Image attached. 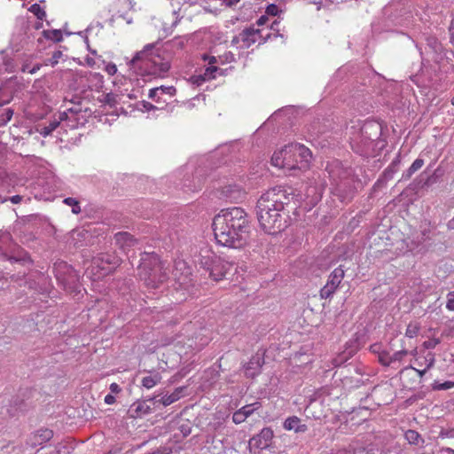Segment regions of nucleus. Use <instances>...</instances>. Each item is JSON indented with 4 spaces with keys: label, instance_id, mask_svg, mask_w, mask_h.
I'll use <instances>...</instances> for the list:
<instances>
[{
    "label": "nucleus",
    "instance_id": "0e129e2a",
    "mask_svg": "<svg viewBox=\"0 0 454 454\" xmlns=\"http://www.w3.org/2000/svg\"><path fill=\"white\" fill-rule=\"evenodd\" d=\"M277 22L275 21L272 25H271V28H274V25L276 24Z\"/></svg>",
    "mask_w": 454,
    "mask_h": 454
},
{
    "label": "nucleus",
    "instance_id": "20e7f679",
    "mask_svg": "<svg viewBox=\"0 0 454 454\" xmlns=\"http://www.w3.org/2000/svg\"><path fill=\"white\" fill-rule=\"evenodd\" d=\"M146 256V258H142L139 266V277L148 287L157 288L167 280L168 270L157 254H153Z\"/></svg>",
    "mask_w": 454,
    "mask_h": 454
},
{
    "label": "nucleus",
    "instance_id": "a878e982",
    "mask_svg": "<svg viewBox=\"0 0 454 454\" xmlns=\"http://www.w3.org/2000/svg\"><path fill=\"white\" fill-rule=\"evenodd\" d=\"M224 428H225L224 422L221 419H218L215 422L208 423L206 432L207 433H214V434H223L222 433L224 430Z\"/></svg>",
    "mask_w": 454,
    "mask_h": 454
},
{
    "label": "nucleus",
    "instance_id": "bb28decb",
    "mask_svg": "<svg viewBox=\"0 0 454 454\" xmlns=\"http://www.w3.org/2000/svg\"><path fill=\"white\" fill-rule=\"evenodd\" d=\"M43 36L52 42H60L63 39V35L59 29H47L43 31Z\"/></svg>",
    "mask_w": 454,
    "mask_h": 454
},
{
    "label": "nucleus",
    "instance_id": "a19ab883",
    "mask_svg": "<svg viewBox=\"0 0 454 454\" xmlns=\"http://www.w3.org/2000/svg\"><path fill=\"white\" fill-rule=\"evenodd\" d=\"M247 419V418H245V416L243 415L242 412H240L239 410H238L237 411H235L232 415V421L235 423V424H240L242 422H244L245 420Z\"/></svg>",
    "mask_w": 454,
    "mask_h": 454
},
{
    "label": "nucleus",
    "instance_id": "37998d69",
    "mask_svg": "<svg viewBox=\"0 0 454 454\" xmlns=\"http://www.w3.org/2000/svg\"><path fill=\"white\" fill-rule=\"evenodd\" d=\"M160 90H163V86L151 89L149 91V98L155 101H159V99H156V98L158 97Z\"/></svg>",
    "mask_w": 454,
    "mask_h": 454
},
{
    "label": "nucleus",
    "instance_id": "680f3d73",
    "mask_svg": "<svg viewBox=\"0 0 454 454\" xmlns=\"http://www.w3.org/2000/svg\"><path fill=\"white\" fill-rule=\"evenodd\" d=\"M343 359L341 358L340 361L339 362L337 359L334 360L335 362V365L336 366H339L341 363H342Z\"/></svg>",
    "mask_w": 454,
    "mask_h": 454
},
{
    "label": "nucleus",
    "instance_id": "e2e57ef3",
    "mask_svg": "<svg viewBox=\"0 0 454 454\" xmlns=\"http://www.w3.org/2000/svg\"><path fill=\"white\" fill-rule=\"evenodd\" d=\"M451 105L454 106V97L451 98Z\"/></svg>",
    "mask_w": 454,
    "mask_h": 454
},
{
    "label": "nucleus",
    "instance_id": "f03ea898",
    "mask_svg": "<svg viewBox=\"0 0 454 454\" xmlns=\"http://www.w3.org/2000/svg\"><path fill=\"white\" fill-rule=\"evenodd\" d=\"M212 228L216 243L222 247L239 249L247 244L249 220L242 207L222 209L215 215Z\"/></svg>",
    "mask_w": 454,
    "mask_h": 454
},
{
    "label": "nucleus",
    "instance_id": "9b49d317",
    "mask_svg": "<svg viewBox=\"0 0 454 454\" xmlns=\"http://www.w3.org/2000/svg\"><path fill=\"white\" fill-rule=\"evenodd\" d=\"M220 193L222 198L231 202L242 200L247 194L245 189L237 184H228L223 186L220 190Z\"/></svg>",
    "mask_w": 454,
    "mask_h": 454
},
{
    "label": "nucleus",
    "instance_id": "e433bc0d",
    "mask_svg": "<svg viewBox=\"0 0 454 454\" xmlns=\"http://www.w3.org/2000/svg\"><path fill=\"white\" fill-rule=\"evenodd\" d=\"M405 438L410 443L417 444L419 442V434L414 430H408L405 433Z\"/></svg>",
    "mask_w": 454,
    "mask_h": 454
},
{
    "label": "nucleus",
    "instance_id": "423d86ee",
    "mask_svg": "<svg viewBox=\"0 0 454 454\" xmlns=\"http://www.w3.org/2000/svg\"><path fill=\"white\" fill-rule=\"evenodd\" d=\"M147 73L153 76H164L170 68V62L160 54H154L145 61Z\"/></svg>",
    "mask_w": 454,
    "mask_h": 454
},
{
    "label": "nucleus",
    "instance_id": "7ed1b4c3",
    "mask_svg": "<svg viewBox=\"0 0 454 454\" xmlns=\"http://www.w3.org/2000/svg\"><path fill=\"white\" fill-rule=\"evenodd\" d=\"M312 160L310 150L299 143H292L276 151L271 157L273 166L286 170L309 169Z\"/></svg>",
    "mask_w": 454,
    "mask_h": 454
},
{
    "label": "nucleus",
    "instance_id": "6ab92c4d",
    "mask_svg": "<svg viewBox=\"0 0 454 454\" xmlns=\"http://www.w3.org/2000/svg\"><path fill=\"white\" fill-rule=\"evenodd\" d=\"M218 435L219 434L214 433H207L206 435L205 443L214 454H215V451H219L223 448L224 438L218 439Z\"/></svg>",
    "mask_w": 454,
    "mask_h": 454
},
{
    "label": "nucleus",
    "instance_id": "dca6fc26",
    "mask_svg": "<svg viewBox=\"0 0 454 454\" xmlns=\"http://www.w3.org/2000/svg\"><path fill=\"white\" fill-rule=\"evenodd\" d=\"M151 406L147 401L135 402L129 409L128 412L131 418H141L151 412Z\"/></svg>",
    "mask_w": 454,
    "mask_h": 454
},
{
    "label": "nucleus",
    "instance_id": "b1692460",
    "mask_svg": "<svg viewBox=\"0 0 454 454\" xmlns=\"http://www.w3.org/2000/svg\"><path fill=\"white\" fill-rule=\"evenodd\" d=\"M218 70L219 69H218L217 67H215V66H209L208 67H207L205 69V72H204L203 74H200V75L194 76L195 82L198 84H200L203 82L214 79V78H215V76H216L215 74L218 72Z\"/></svg>",
    "mask_w": 454,
    "mask_h": 454
},
{
    "label": "nucleus",
    "instance_id": "f704fd0d",
    "mask_svg": "<svg viewBox=\"0 0 454 454\" xmlns=\"http://www.w3.org/2000/svg\"><path fill=\"white\" fill-rule=\"evenodd\" d=\"M12 99V94L6 89H0V106L10 103Z\"/></svg>",
    "mask_w": 454,
    "mask_h": 454
},
{
    "label": "nucleus",
    "instance_id": "c756f323",
    "mask_svg": "<svg viewBox=\"0 0 454 454\" xmlns=\"http://www.w3.org/2000/svg\"><path fill=\"white\" fill-rule=\"evenodd\" d=\"M100 101L111 107L116 106L118 104V96L114 93H106L102 96Z\"/></svg>",
    "mask_w": 454,
    "mask_h": 454
},
{
    "label": "nucleus",
    "instance_id": "39448f33",
    "mask_svg": "<svg viewBox=\"0 0 454 454\" xmlns=\"http://www.w3.org/2000/svg\"><path fill=\"white\" fill-rule=\"evenodd\" d=\"M81 107L79 106L67 109V111L59 113V121H52L49 125L43 127L41 130V135L47 137L54 131L62 121H68L67 126L69 128H76L79 122L78 115L81 113Z\"/></svg>",
    "mask_w": 454,
    "mask_h": 454
},
{
    "label": "nucleus",
    "instance_id": "49530a36",
    "mask_svg": "<svg viewBox=\"0 0 454 454\" xmlns=\"http://www.w3.org/2000/svg\"><path fill=\"white\" fill-rule=\"evenodd\" d=\"M7 200H10L12 204H19L22 201V196L20 195H14V196H12L10 198H4L3 200V202H5Z\"/></svg>",
    "mask_w": 454,
    "mask_h": 454
},
{
    "label": "nucleus",
    "instance_id": "4468645a",
    "mask_svg": "<svg viewBox=\"0 0 454 454\" xmlns=\"http://www.w3.org/2000/svg\"><path fill=\"white\" fill-rule=\"evenodd\" d=\"M218 262V255L208 246L202 247L196 259L197 264L206 271L208 267Z\"/></svg>",
    "mask_w": 454,
    "mask_h": 454
},
{
    "label": "nucleus",
    "instance_id": "79ce46f5",
    "mask_svg": "<svg viewBox=\"0 0 454 454\" xmlns=\"http://www.w3.org/2000/svg\"><path fill=\"white\" fill-rule=\"evenodd\" d=\"M446 308L450 311H454V292H450L447 294Z\"/></svg>",
    "mask_w": 454,
    "mask_h": 454
},
{
    "label": "nucleus",
    "instance_id": "5701e85b",
    "mask_svg": "<svg viewBox=\"0 0 454 454\" xmlns=\"http://www.w3.org/2000/svg\"><path fill=\"white\" fill-rule=\"evenodd\" d=\"M428 333L429 334L427 335L428 337V340H425L422 343V347L425 349H433L442 342V339L440 337H436V329L429 328Z\"/></svg>",
    "mask_w": 454,
    "mask_h": 454
},
{
    "label": "nucleus",
    "instance_id": "603ef678",
    "mask_svg": "<svg viewBox=\"0 0 454 454\" xmlns=\"http://www.w3.org/2000/svg\"><path fill=\"white\" fill-rule=\"evenodd\" d=\"M104 401H105V403L106 404H114L116 400H115V397L113 395L108 394V395H106L105 396V400Z\"/></svg>",
    "mask_w": 454,
    "mask_h": 454
},
{
    "label": "nucleus",
    "instance_id": "f8f14e48",
    "mask_svg": "<svg viewBox=\"0 0 454 454\" xmlns=\"http://www.w3.org/2000/svg\"><path fill=\"white\" fill-rule=\"evenodd\" d=\"M232 268V263L218 256V262L208 267V272L211 279L215 281L222 280L225 278L228 271Z\"/></svg>",
    "mask_w": 454,
    "mask_h": 454
},
{
    "label": "nucleus",
    "instance_id": "864d4df0",
    "mask_svg": "<svg viewBox=\"0 0 454 454\" xmlns=\"http://www.w3.org/2000/svg\"><path fill=\"white\" fill-rule=\"evenodd\" d=\"M268 20H269V19H268V17H267L266 15H262V16H261V17L257 20L256 24H257L258 26H263V25H265V24H266V22L268 21Z\"/></svg>",
    "mask_w": 454,
    "mask_h": 454
},
{
    "label": "nucleus",
    "instance_id": "c9c22d12",
    "mask_svg": "<svg viewBox=\"0 0 454 454\" xmlns=\"http://www.w3.org/2000/svg\"><path fill=\"white\" fill-rule=\"evenodd\" d=\"M378 360L382 365L389 366L391 364V355L387 351L383 350L378 356Z\"/></svg>",
    "mask_w": 454,
    "mask_h": 454
},
{
    "label": "nucleus",
    "instance_id": "f257e3e1",
    "mask_svg": "<svg viewBox=\"0 0 454 454\" xmlns=\"http://www.w3.org/2000/svg\"><path fill=\"white\" fill-rule=\"evenodd\" d=\"M294 194L283 186L265 192L257 201V217L262 229L269 234L284 231L290 219L288 206Z\"/></svg>",
    "mask_w": 454,
    "mask_h": 454
},
{
    "label": "nucleus",
    "instance_id": "c03bdc74",
    "mask_svg": "<svg viewBox=\"0 0 454 454\" xmlns=\"http://www.w3.org/2000/svg\"><path fill=\"white\" fill-rule=\"evenodd\" d=\"M105 71L109 74V75H114L117 73V67L115 64L114 63H108L106 67H105Z\"/></svg>",
    "mask_w": 454,
    "mask_h": 454
},
{
    "label": "nucleus",
    "instance_id": "72a5a7b5",
    "mask_svg": "<svg viewBox=\"0 0 454 454\" xmlns=\"http://www.w3.org/2000/svg\"><path fill=\"white\" fill-rule=\"evenodd\" d=\"M63 57V53L61 51H55L51 57L50 59H48L44 65L45 66H51V67H55L59 62V59Z\"/></svg>",
    "mask_w": 454,
    "mask_h": 454
},
{
    "label": "nucleus",
    "instance_id": "412c9836",
    "mask_svg": "<svg viewBox=\"0 0 454 454\" xmlns=\"http://www.w3.org/2000/svg\"><path fill=\"white\" fill-rule=\"evenodd\" d=\"M185 391V387H176L173 393L170 395H163L159 402L164 405L168 406L175 402L178 401L182 396H184Z\"/></svg>",
    "mask_w": 454,
    "mask_h": 454
},
{
    "label": "nucleus",
    "instance_id": "58836bf2",
    "mask_svg": "<svg viewBox=\"0 0 454 454\" xmlns=\"http://www.w3.org/2000/svg\"><path fill=\"white\" fill-rule=\"evenodd\" d=\"M407 355L408 351L405 349L395 352L393 355H391V364L396 361H402Z\"/></svg>",
    "mask_w": 454,
    "mask_h": 454
},
{
    "label": "nucleus",
    "instance_id": "ddd939ff",
    "mask_svg": "<svg viewBox=\"0 0 454 454\" xmlns=\"http://www.w3.org/2000/svg\"><path fill=\"white\" fill-rule=\"evenodd\" d=\"M273 431L270 427H264L255 436L252 437L249 441L250 448H256L258 450H263L268 448L273 438Z\"/></svg>",
    "mask_w": 454,
    "mask_h": 454
},
{
    "label": "nucleus",
    "instance_id": "a18cd8bd",
    "mask_svg": "<svg viewBox=\"0 0 454 454\" xmlns=\"http://www.w3.org/2000/svg\"><path fill=\"white\" fill-rule=\"evenodd\" d=\"M12 115H13V111L10 108L6 109L5 113L2 115L1 121H3L4 122H7V121H11V119L12 118Z\"/></svg>",
    "mask_w": 454,
    "mask_h": 454
},
{
    "label": "nucleus",
    "instance_id": "c85d7f7f",
    "mask_svg": "<svg viewBox=\"0 0 454 454\" xmlns=\"http://www.w3.org/2000/svg\"><path fill=\"white\" fill-rule=\"evenodd\" d=\"M261 406H262L261 403L256 402V403H254L251 404H247V405L241 407L239 409V411H240V412L243 413L245 418L247 419L250 415H252L254 413V411L260 409Z\"/></svg>",
    "mask_w": 454,
    "mask_h": 454
},
{
    "label": "nucleus",
    "instance_id": "7c9ffc66",
    "mask_svg": "<svg viewBox=\"0 0 454 454\" xmlns=\"http://www.w3.org/2000/svg\"><path fill=\"white\" fill-rule=\"evenodd\" d=\"M28 11L32 12L38 20H43L46 17L45 11L38 4H33Z\"/></svg>",
    "mask_w": 454,
    "mask_h": 454
},
{
    "label": "nucleus",
    "instance_id": "052dcab7",
    "mask_svg": "<svg viewBox=\"0 0 454 454\" xmlns=\"http://www.w3.org/2000/svg\"><path fill=\"white\" fill-rule=\"evenodd\" d=\"M445 451H446V452H448V453H452V454H454V450H453V449H451V448H446V449H445Z\"/></svg>",
    "mask_w": 454,
    "mask_h": 454
},
{
    "label": "nucleus",
    "instance_id": "2eb2a0df",
    "mask_svg": "<svg viewBox=\"0 0 454 454\" xmlns=\"http://www.w3.org/2000/svg\"><path fill=\"white\" fill-rule=\"evenodd\" d=\"M116 245L124 252L135 247L137 240L129 232H118L114 235Z\"/></svg>",
    "mask_w": 454,
    "mask_h": 454
},
{
    "label": "nucleus",
    "instance_id": "69168bd1",
    "mask_svg": "<svg viewBox=\"0 0 454 454\" xmlns=\"http://www.w3.org/2000/svg\"><path fill=\"white\" fill-rule=\"evenodd\" d=\"M451 330L454 331V325L451 327Z\"/></svg>",
    "mask_w": 454,
    "mask_h": 454
},
{
    "label": "nucleus",
    "instance_id": "ea45409f",
    "mask_svg": "<svg viewBox=\"0 0 454 454\" xmlns=\"http://www.w3.org/2000/svg\"><path fill=\"white\" fill-rule=\"evenodd\" d=\"M454 387V382L453 381H445L443 383H439L434 387L436 390H446L450 389Z\"/></svg>",
    "mask_w": 454,
    "mask_h": 454
},
{
    "label": "nucleus",
    "instance_id": "aec40b11",
    "mask_svg": "<svg viewBox=\"0 0 454 454\" xmlns=\"http://www.w3.org/2000/svg\"><path fill=\"white\" fill-rule=\"evenodd\" d=\"M428 370L429 369L420 368V367L416 368L411 365L407 366L401 370V372H400L401 379L403 380H405L406 378L418 377L419 380H421Z\"/></svg>",
    "mask_w": 454,
    "mask_h": 454
},
{
    "label": "nucleus",
    "instance_id": "393cba45",
    "mask_svg": "<svg viewBox=\"0 0 454 454\" xmlns=\"http://www.w3.org/2000/svg\"><path fill=\"white\" fill-rule=\"evenodd\" d=\"M161 380V376L160 373L156 372L153 375L145 376L142 379L141 384L144 387L147 389H151L155 387Z\"/></svg>",
    "mask_w": 454,
    "mask_h": 454
},
{
    "label": "nucleus",
    "instance_id": "f3484780",
    "mask_svg": "<svg viewBox=\"0 0 454 454\" xmlns=\"http://www.w3.org/2000/svg\"><path fill=\"white\" fill-rule=\"evenodd\" d=\"M53 437V432L50 429H40L30 437V444L36 447L49 442Z\"/></svg>",
    "mask_w": 454,
    "mask_h": 454
},
{
    "label": "nucleus",
    "instance_id": "a211bd4d",
    "mask_svg": "<svg viewBox=\"0 0 454 454\" xmlns=\"http://www.w3.org/2000/svg\"><path fill=\"white\" fill-rule=\"evenodd\" d=\"M284 428L288 431H294L295 433H304L308 427L305 424H301V420L297 416H291L286 419Z\"/></svg>",
    "mask_w": 454,
    "mask_h": 454
},
{
    "label": "nucleus",
    "instance_id": "473e14b6",
    "mask_svg": "<svg viewBox=\"0 0 454 454\" xmlns=\"http://www.w3.org/2000/svg\"><path fill=\"white\" fill-rule=\"evenodd\" d=\"M63 202L67 205V206H70L72 207V213L73 214H75V215H78L80 212H81V207H80V205H79V201L74 198H66Z\"/></svg>",
    "mask_w": 454,
    "mask_h": 454
},
{
    "label": "nucleus",
    "instance_id": "3c124183",
    "mask_svg": "<svg viewBox=\"0 0 454 454\" xmlns=\"http://www.w3.org/2000/svg\"><path fill=\"white\" fill-rule=\"evenodd\" d=\"M240 0H222V4L225 7H232L236 5Z\"/></svg>",
    "mask_w": 454,
    "mask_h": 454
},
{
    "label": "nucleus",
    "instance_id": "6e6d98bb",
    "mask_svg": "<svg viewBox=\"0 0 454 454\" xmlns=\"http://www.w3.org/2000/svg\"><path fill=\"white\" fill-rule=\"evenodd\" d=\"M204 59H207V57H204ZM208 63L210 66H213V64L216 63V58L214 56L208 57Z\"/></svg>",
    "mask_w": 454,
    "mask_h": 454
},
{
    "label": "nucleus",
    "instance_id": "4d7b16f0",
    "mask_svg": "<svg viewBox=\"0 0 454 454\" xmlns=\"http://www.w3.org/2000/svg\"><path fill=\"white\" fill-rule=\"evenodd\" d=\"M49 454H61V450L59 447L53 448Z\"/></svg>",
    "mask_w": 454,
    "mask_h": 454
},
{
    "label": "nucleus",
    "instance_id": "6e6552de",
    "mask_svg": "<svg viewBox=\"0 0 454 454\" xmlns=\"http://www.w3.org/2000/svg\"><path fill=\"white\" fill-rule=\"evenodd\" d=\"M262 35L260 29L248 27L242 30L237 36L232 39V43L239 45L240 48L247 49L255 43H261Z\"/></svg>",
    "mask_w": 454,
    "mask_h": 454
},
{
    "label": "nucleus",
    "instance_id": "4c0bfd02",
    "mask_svg": "<svg viewBox=\"0 0 454 454\" xmlns=\"http://www.w3.org/2000/svg\"><path fill=\"white\" fill-rule=\"evenodd\" d=\"M40 68H41L40 64H36L32 68H30L29 64L24 63L21 67V71L23 73H28V74H33L36 73L38 70H40Z\"/></svg>",
    "mask_w": 454,
    "mask_h": 454
},
{
    "label": "nucleus",
    "instance_id": "13d9d810",
    "mask_svg": "<svg viewBox=\"0 0 454 454\" xmlns=\"http://www.w3.org/2000/svg\"><path fill=\"white\" fill-rule=\"evenodd\" d=\"M93 76L99 82H103V76L100 74H94Z\"/></svg>",
    "mask_w": 454,
    "mask_h": 454
},
{
    "label": "nucleus",
    "instance_id": "bf43d9fd",
    "mask_svg": "<svg viewBox=\"0 0 454 454\" xmlns=\"http://www.w3.org/2000/svg\"><path fill=\"white\" fill-rule=\"evenodd\" d=\"M339 454H351V451L347 450H342L339 451Z\"/></svg>",
    "mask_w": 454,
    "mask_h": 454
},
{
    "label": "nucleus",
    "instance_id": "09e8293b",
    "mask_svg": "<svg viewBox=\"0 0 454 454\" xmlns=\"http://www.w3.org/2000/svg\"><path fill=\"white\" fill-rule=\"evenodd\" d=\"M370 351L379 356L380 353H381L383 350L381 349V346L380 344L375 343L370 346Z\"/></svg>",
    "mask_w": 454,
    "mask_h": 454
},
{
    "label": "nucleus",
    "instance_id": "8fccbe9b",
    "mask_svg": "<svg viewBox=\"0 0 454 454\" xmlns=\"http://www.w3.org/2000/svg\"><path fill=\"white\" fill-rule=\"evenodd\" d=\"M109 388L113 394H119L121 391V387L115 382L112 383Z\"/></svg>",
    "mask_w": 454,
    "mask_h": 454
},
{
    "label": "nucleus",
    "instance_id": "4be33fe9",
    "mask_svg": "<svg viewBox=\"0 0 454 454\" xmlns=\"http://www.w3.org/2000/svg\"><path fill=\"white\" fill-rule=\"evenodd\" d=\"M435 362L434 354L428 352L424 356H417L414 359V363L418 367L430 369L434 366Z\"/></svg>",
    "mask_w": 454,
    "mask_h": 454
},
{
    "label": "nucleus",
    "instance_id": "de8ad7c7",
    "mask_svg": "<svg viewBox=\"0 0 454 454\" xmlns=\"http://www.w3.org/2000/svg\"><path fill=\"white\" fill-rule=\"evenodd\" d=\"M278 12V8L275 4H270L266 9V13L273 16L277 15Z\"/></svg>",
    "mask_w": 454,
    "mask_h": 454
},
{
    "label": "nucleus",
    "instance_id": "2f4dec72",
    "mask_svg": "<svg viewBox=\"0 0 454 454\" xmlns=\"http://www.w3.org/2000/svg\"><path fill=\"white\" fill-rule=\"evenodd\" d=\"M423 165L424 160L422 159H416L407 170L405 178H410L416 171L420 169L423 167Z\"/></svg>",
    "mask_w": 454,
    "mask_h": 454
},
{
    "label": "nucleus",
    "instance_id": "9d476101",
    "mask_svg": "<svg viewBox=\"0 0 454 454\" xmlns=\"http://www.w3.org/2000/svg\"><path fill=\"white\" fill-rule=\"evenodd\" d=\"M181 355L174 350L172 348H167L164 352L161 353L160 357V369H175L181 363Z\"/></svg>",
    "mask_w": 454,
    "mask_h": 454
},
{
    "label": "nucleus",
    "instance_id": "5fc2aeb1",
    "mask_svg": "<svg viewBox=\"0 0 454 454\" xmlns=\"http://www.w3.org/2000/svg\"><path fill=\"white\" fill-rule=\"evenodd\" d=\"M173 91H175V89L173 87H164V86H163V90H160V92H161V93H168L170 95L173 94Z\"/></svg>",
    "mask_w": 454,
    "mask_h": 454
},
{
    "label": "nucleus",
    "instance_id": "1a4fd4ad",
    "mask_svg": "<svg viewBox=\"0 0 454 454\" xmlns=\"http://www.w3.org/2000/svg\"><path fill=\"white\" fill-rule=\"evenodd\" d=\"M111 263L109 255L101 254L93 258L91 265L88 270H90L96 278H100L112 272L113 267L111 266Z\"/></svg>",
    "mask_w": 454,
    "mask_h": 454
},
{
    "label": "nucleus",
    "instance_id": "0eeeda50",
    "mask_svg": "<svg viewBox=\"0 0 454 454\" xmlns=\"http://www.w3.org/2000/svg\"><path fill=\"white\" fill-rule=\"evenodd\" d=\"M345 271L341 266L337 267L330 274L326 284L320 290V297L322 299L330 298L338 289L340 284L343 280Z\"/></svg>",
    "mask_w": 454,
    "mask_h": 454
},
{
    "label": "nucleus",
    "instance_id": "cd10ccee",
    "mask_svg": "<svg viewBox=\"0 0 454 454\" xmlns=\"http://www.w3.org/2000/svg\"><path fill=\"white\" fill-rule=\"evenodd\" d=\"M419 330H420V325H419V323H417V322H411L407 325V328H406V331H405V336L410 338V339L415 338L419 334Z\"/></svg>",
    "mask_w": 454,
    "mask_h": 454
}]
</instances>
